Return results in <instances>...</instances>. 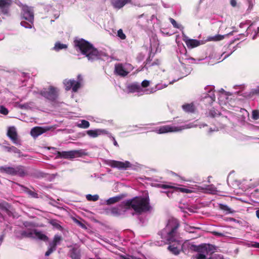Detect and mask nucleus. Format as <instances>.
Here are the masks:
<instances>
[{
    "mask_svg": "<svg viewBox=\"0 0 259 259\" xmlns=\"http://www.w3.org/2000/svg\"><path fill=\"white\" fill-rule=\"evenodd\" d=\"M178 227L177 220L171 219L161 232V238L169 244L168 249L176 255L178 254L182 249V242L178 240L175 236Z\"/></svg>",
    "mask_w": 259,
    "mask_h": 259,
    "instance_id": "obj_1",
    "label": "nucleus"
},
{
    "mask_svg": "<svg viewBox=\"0 0 259 259\" xmlns=\"http://www.w3.org/2000/svg\"><path fill=\"white\" fill-rule=\"evenodd\" d=\"M74 47L79 50L81 53L88 58V60L93 62L99 59L101 54L97 49L88 41L80 38L74 40Z\"/></svg>",
    "mask_w": 259,
    "mask_h": 259,
    "instance_id": "obj_2",
    "label": "nucleus"
},
{
    "mask_svg": "<svg viewBox=\"0 0 259 259\" xmlns=\"http://www.w3.org/2000/svg\"><path fill=\"white\" fill-rule=\"evenodd\" d=\"M121 207L125 209L132 208L136 212L141 213L149 210L148 200L142 197H135L122 202Z\"/></svg>",
    "mask_w": 259,
    "mask_h": 259,
    "instance_id": "obj_3",
    "label": "nucleus"
},
{
    "mask_svg": "<svg viewBox=\"0 0 259 259\" xmlns=\"http://www.w3.org/2000/svg\"><path fill=\"white\" fill-rule=\"evenodd\" d=\"M27 230H23L21 232V235L22 237H28L37 238L43 241L48 240L47 236L42 232L34 229V226L32 224L26 223L24 224Z\"/></svg>",
    "mask_w": 259,
    "mask_h": 259,
    "instance_id": "obj_4",
    "label": "nucleus"
},
{
    "mask_svg": "<svg viewBox=\"0 0 259 259\" xmlns=\"http://www.w3.org/2000/svg\"><path fill=\"white\" fill-rule=\"evenodd\" d=\"M194 126H195V125L192 124H188L180 126L165 125L157 127L155 131L157 134H162L170 132H178L183 130L192 128Z\"/></svg>",
    "mask_w": 259,
    "mask_h": 259,
    "instance_id": "obj_5",
    "label": "nucleus"
},
{
    "mask_svg": "<svg viewBox=\"0 0 259 259\" xmlns=\"http://www.w3.org/2000/svg\"><path fill=\"white\" fill-rule=\"evenodd\" d=\"M83 81V78L81 74L77 75V80L72 79H65L63 80V84L65 86V90L69 91L72 89V92H77L81 87Z\"/></svg>",
    "mask_w": 259,
    "mask_h": 259,
    "instance_id": "obj_6",
    "label": "nucleus"
},
{
    "mask_svg": "<svg viewBox=\"0 0 259 259\" xmlns=\"http://www.w3.org/2000/svg\"><path fill=\"white\" fill-rule=\"evenodd\" d=\"M40 95L51 102L56 103L59 97L58 91L57 88L50 86L48 88L44 89L40 93Z\"/></svg>",
    "mask_w": 259,
    "mask_h": 259,
    "instance_id": "obj_7",
    "label": "nucleus"
},
{
    "mask_svg": "<svg viewBox=\"0 0 259 259\" xmlns=\"http://www.w3.org/2000/svg\"><path fill=\"white\" fill-rule=\"evenodd\" d=\"M214 247L209 244L200 246L196 255V259H209V256L214 253Z\"/></svg>",
    "mask_w": 259,
    "mask_h": 259,
    "instance_id": "obj_8",
    "label": "nucleus"
},
{
    "mask_svg": "<svg viewBox=\"0 0 259 259\" xmlns=\"http://www.w3.org/2000/svg\"><path fill=\"white\" fill-rule=\"evenodd\" d=\"M163 189H166V188H172L175 189L176 191H180L182 193H194L197 192V191H199L200 190H202L201 188H200V187L195 186L194 187H189V188H185V187H175L174 186H172L170 185H161L160 186Z\"/></svg>",
    "mask_w": 259,
    "mask_h": 259,
    "instance_id": "obj_9",
    "label": "nucleus"
},
{
    "mask_svg": "<svg viewBox=\"0 0 259 259\" xmlns=\"http://www.w3.org/2000/svg\"><path fill=\"white\" fill-rule=\"evenodd\" d=\"M21 15L25 20L33 23L34 20V15L32 9L26 5H23L21 7Z\"/></svg>",
    "mask_w": 259,
    "mask_h": 259,
    "instance_id": "obj_10",
    "label": "nucleus"
},
{
    "mask_svg": "<svg viewBox=\"0 0 259 259\" xmlns=\"http://www.w3.org/2000/svg\"><path fill=\"white\" fill-rule=\"evenodd\" d=\"M80 152L78 150L58 152V156L64 158H73L79 156Z\"/></svg>",
    "mask_w": 259,
    "mask_h": 259,
    "instance_id": "obj_11",
    "label": "nucleus"
},
{
    "mask_svg": "<svg viewBox=\"0 0 259 259\" xmlns=\"http://www.w3.org/2000/svg\"><path fill=\"white\" fill-rule=\"evenodd\" d=\"M8 136L16 145H20L21 141L18 139L16 129L14 127H10L7 133Z\"/></svg>",
    "mask_w": 259,
    "mask_h": 259,
    "instance_id": "obj_12",
    "label": "nucleus"
},
{
    "mask_svg": "<svg viewBox=\"0 0 259 259\" xmlns=\"http://www.w3.org/2000/svg\"><path fill=\"white\" fill-rule=\"evenodd\" d=\"M13 3V0H0V10L4 15L9 14V9Z\"/></svg>",
    "mask_w": 259,
    "mask_h": 259,
    "instance_id": "obj_13",
    "label": "nucleus"
},
{
    "mask_svg": "<svg viewBox=\"0 0 259 259\" xmlns=\"http://www.w3.org/2000/svg\"><path fill=\"white\" fill-rule=\"evenodd\" d=\"M109 164L113 167H117L119 169H126L128 167H131V163L127 161H125L124 162L111 160L109 161Z\"/></svg>",
    "mask_w": 259,
    "mask_h": 259,
    "instance_id": "obj_14",
    "label": "nucleus"
},
{
    "mask_svg": "<svg viewBox=\"0 0 259 259\" xmlns=\"http://www.w3.org/2000/svg\"><path fill=\"white\" fill-rule=\"evenodd\" d=\"M87 134L90 137L95 138L101 135H107L108 133L104 129L97 128L88 130Z\"/></svg>",
    "mask_w": 259,
    "mask_h": 259,
    "instance_id": "obj_15",
    "label": "nucleus"
},
{
    "mask_svg": "<svg viewBox=\"0 0 259 259\" xmlns=\"http://www.w3.org/2000/svg\"><path fill=\"white\" fill-rule=\"evenodd\" d=\"M112 6L115 9H120L126 4L132 3V0H110Z\"/></svg>",
    "mask_w": 259,
    "mask_h": 259,
    "instance_id": "obj_16",
    "label": "nucleus"
},
{
    "mask_svg": "<svg viewBox=\"0 0 259 259\" xmlns=\"http://www.w3.org/2000/svg\"><path fill=\"white\" fill-rule=\"evenodd\" d=\"M114 72L116 74L122 77L126 76L128 74V72L125 70L121 63L115 65Z\"/></svg>",
    "mask_w": 259,
    "mask_h": 259,
    "instance_id": "obj_17",
    "label": "nucleus"
},
{
    "mask_svg": "<svg viewBox=\"0 0 259 259\" xmlns=\"http://www.w3.org/2000/svg\"><path fill=\"white\" fill-rule=\"evenodd\" d=\"M50 128L49 127H33L30 132L31 135L34 137L36 138L41 134L45 133L46 132L49 131Z\"/></svg>",
    "mask_w": 259,
    "mask_h": 259,
    "instance_id": "obj_18",
    "label": "nucleus"
},
{
    "mask_svg": "<svg viewBox=\"0 0 259 259\" xmlns=\"http://www.w3.org/2000/svg\"><path fill=\"white\" fill-rule=\"evenodd\" d=\"M182 108L185 112L193 113L197 110V107L194 102L185 103L182 106Z\"/></svg>",
    "mask_w": 259,
    "mask_h": 259,
    "instance_id": "obj_19",
    "label": "nucleus"
},
{
    "mask_svg": "<svg viewBox=\"0 0 259 259\" xmlns=\"http://www.w3.org/2000/svg\"><path fill=\"white\" fill-rule=\"evenodd\" d=\"M4 170L7 173L11 175L18 174L23 175L24 174L23 168L22 167H17L16 168L6 167Z\"/></svg>",
    "mask_w": 259,
    "mask_h": 259,
    "instance_id": "obj_20",
    "label": "nucleus"
},
{
    "mask_svg": "<svg viewBox=\"0 0 259 259\" xmlns=\"http://www.w3.org/2000/svg\"><path fill=\"white\" fill-rule=\"evenodd\" d=\"M184 40L189 49L197 47L200 44V41L197 39L187 38L184 39Z\"/></svg>",
    "mask_w": 259,
    "mask_h": 259,
    "instance_id": "obj_21",
    "label": "nucleus"
},
{
    "mask_svg": "<svg viewBox=\"0 0 259 259\" xmlns=\"http://www.w3.org/2000/svg\"><path fill=\"white\" fill-rule=\"evenodd\" d=\"M215 97L213 94L211 95H207L203 98L202 99V102L205 106L207 107L209 105L211 106L215 101Z\"/></svg>",
    "mask_w": 259,
    "mask_h": 259,
    "instance_id": "obj_22",
    "label": "nucleus"
},
{
    "mask_svg": "<svg viewBox=\"0 0 259 259\" xmlns=\"http://www.w3.org/2000/svg\"><path fill=\"white\" fill-rule=\"evenodd\" d=\"M127 89L130 93L140 92L141 91V86L138 83H134L127 87Z\"/></svg>",
    "mask_w": 259,
    "mask_h": 259,
    "instance_id": "obj_23",
    "label": "nucleus"
},
{
    "mask_svg": "<svg viewBox=\"0 0 259 259\" xmlns=\"http://www.w3.org/2000/svg\"><path fill=\"white\" fill-rule=\"evenodd\" d=\"M122 198V197L120 196H117L113 197L110 198L108 199L106 202L107 204H114L116 202L119 201Z\"/></svg>",
    "mask_w": 259,
    "mask_h": 259,
    "instance_id": "obj_24",
    "label": "nucleus"
},
{
    "mask_svg": "<svg viewBox=\"0 0 259 259\" xmlns=\"http://www.w3.org/2000/svg\"><path fill=\"white\" fill-rule=\"evenodd\" d=\"M76 126L80 128H87L90 126V123L87 120H82L76 123Z\"/></svg>",
    "mask_w": 259,
    "mask_h": 259,
    "instance_id": "obj_25",
    "label": "nucleus"
},
{
    "mask_svg": "<svg viewBox=\"0 0 259 259\" xmlns=\"http://www.w3.org/2000/svg\"><path fill=\"white\" fill-rule=\"evenodd\" d=\"M67 48V45L65 44H61L60 42H56L54 49L55 51H58L62 49H66Z\"/></svg>",
    "mask_w": 259,
    "mask_h": 259,
    "instance_id": "obj_26",
    "label": "nucleus"
},
{
    "mask_svg": "<svg viewBox=\"0 0 259 259\" xmlns=\"http://www.w3.org/2000/svg\"><path fill=\"white\" fill-rule=\"evenodd\" d=\"M23 115V117L22 118H19V119L22 121L27 122H32L33 121L34 119L30 117V114H22Z\"/></svg>",
    "mask_w": 259,
    "mask_h": 259,
    "instance_id": "obj_27",
    "label": "nucleus"
},
{
    "mask_svg": "<svg viewBox=\"0 0 259 259\" xmlns=\"http://www.w3.org/2000/svg\"><path fill=\"white\" fill-rule=\"evenodd\" d=\"M224 36L220 34L216 35L214 36L209 37L208 39L210 41H219L224 39Z\"/></svg>",
    "mask_w": 259,
    "mask_h": 259,
    "instance_id": "obj_28",
    "label": "nucleus"
},
{
    "mask_svg": "<svg viewBox=\"0 0 259 259\" xmlns=\"http://www.w3.org/2000/svg\"><path fill=\"white\" fill-rule=\"evenodd\" d=\"M61 240L62 238L61 236L56 235L54 238L53 242L50 244L52 246H54V247L56 248V246L61 241Z\"/></svg>",
    "mask_w": 259,
    "mask_h": 259,
    "instance_id": "obj_29",
    "label": "nucleus"
},
{
    "mask_svg": "<svg viewBox=\"0 0 259 259\" xmlns=\"http://www.w3.org/2000/svg\"><path fill=\"white\" fill-rule=\"evenodd\" d=\"M205 190L206 192L211 194H215L217 192L216 188L212 185L208 186Z\"/></svg>",
    "mask_w": 259,
    "mask_h": 259,
    "instance_id": "obj_30",
    "label": "nucleus"
},
{
    "mask_svg": "<svg viewBox=\"0 0 259 259\" xmlns=\"http://www.w3.org/2000/svg\"><path fill=\"white\" fill-rule=\"evenodd\" d=\"M86 198L89 201H96L98 200L99 196L98 195H92L91 194H88L86 195Z\"/></svg>",
    "mask_w": 259,
    "mask_h": 259,
    "instance_id": "obj_31",
    "label": "nucleus"
},
{
    "mask_svg": "<svg viewBox=\"0 0 259 259\" xmlns=\"http://www.w3.org/2000/svg\"><path fill=\"white\" fill-rule=\"evenodd\" d=\"M254 95H256L259 96V86L257 87L256 88L252 89L249 94V96L250 97H252Z\"/></svg>",
    "mask_w": 259,
    "mask_h": 259,
    "instance_id": "obj_32",
    "label": "nucleus"
},
{
    "mask_svg": "<svg viewBox=\"0 0 259 259\" xmlns=\"http://www.w3.org/2000/svg\"><path fill=\"white\" fill-rule=\"evenodd\" d=\"M71 256L72 259H79V253L76 250H73L71 253Z\"/></svg>",
    "mask_w": 259,
    "mask_h": 259,
    "instance_id": "obj_33",
    "label": "nucleus"
},
{
    "mask_svg": "<svg viewBox=\"0 0 259 259\" xmlns=\"http://www.w3.org/2000/svg\"><path fill=\"white\" fill-rule=\"evenodd\" d=\"M117 36L121 39H125L126 38V35L123 32V31L121 29H120L118 30Z\"/></svg>",
    "mask_w": 259,
    "mask_h": 259,
    "instance_id": "obj_34",
    "label": "nucleus"
},
{
    "mask_svg": "<svg viewBox=\"0 0 259 259\" xmlns=\"http://www.w3.org/2000/svg\"><path fill=\"white\" fill-rule=\"evenodd\" d=\"M32 24V23H30L29 22H27L24 21H22L21 22V25L22 26H23V27H25L26 28H31Z\"/></svg>",
    "mask_w": 259,
    "mask_h": 259,
    "instance_id": "obj_35",
    "label": "nucleus"
},
{
    "mask_svg": "<svg viewBox=\"0 0 259 259\" xmlns=\"http://www.w3.org/2000/svg\"><path fill=\"white\" fill-rule=\"evenodd\" d=\"M169 20L175 28H180V26L177 23L175 19L172 18H169Z\"/></svg>",
    "mask_w": 259,
    "mask_h": 259,
    "instance_id": "obj_36",
    "label": "nucleus"
},
{
    "mask_svg": "<svg viewBox=\"0 0 259 259\" xmlns=\"http://www.w3.org/2000/svg\"><path fill=\"white\" fill-rule=\"evenodd\" d=\"M210 258L209 259H223V257L222 255L218 254H212L210 256Z\"/></svg>",
    "mask_w": 259,
    "mask_h": 259,
    "instance_id": "obj_37",
    "label": "nucleus"
},
{
    "mask_svg": "<svg viewBox=\"0 0 259 259\" xmlns=\"http://www.w3.org/2000/svg\"><path fill=\"white\" fill-rule=\"evenodd\" d=\"M55 249V247H54V246L50 244L48 250L46 252V255H49Z\"/></svg>",
    "mask_w": 259,
    "mask_h": 259,
    "instance_id": "obj_38",
    "label": "nucleus"
},
{
    "mask_svg": "<svg viewBox=\"0 0 259 259\" xmlns=\"http://www.w3.org/2000/svg\"><path fill=\"white\" fill-rule=\"evenodd\" d=\"M248 118L250 120H257L259 119V114H248Z\"/></svg>",
    "mask_w": 259,
    "mask_h": 259,
    "instance_id": "obj_39",
    "label": "nucleus"
},
{
    "mask_svg": "<svg viewBox=\"0 0 259 259\" xmlns=\"http://www.w3.org/2000/svg\"><path fill=\"white\" fill-rule=\"evenodd\" d=\"M0 113H8V110L3 105H1Z\"/></svg>",
    "mask_w": 259,
    "mask_h": 259,
    "instance_id": "obj_40",
    "label": "nucleus"
},
{
    "mask_svg": "<svg viewBox=\"0 0 259 259\" xmlns=\"http://www.w3.org/2000/svg\"><path fill=\"white\" fill-rule=\"evenodd\" d=\"M149 84L150 82L147 80H144L141 83V85L143 88H147L149 85Z\"/></svg>",
    "mask_w": 259,
    "mask_h": 259,
    "instance_id": "obj_41",
    "label": "nucleus"
},
{
    "mask_svg": "<svg viewBox=\"0 0 259 259\" xmlns=\"http://www.w3.org/2000/svg\"><path fill=\"white\" fill-rule=\"evenodd\" d=\"M11 152L16 153H18V154L20 153V151L14 146L11 147V152Z\"/></svg>",
    "mask_w": 259,
    "mask_h": 259,
    "instance_id": "obj_42",
    "label": "nucleus"
},
{
    "mask_svg": "<svg viewBox=\"0 0 259 259\" xmlns=\"http://www.w3.org/2000/svg\"><path fill=\"white\" fill-rule=\"evenodd\" d=\"M230 4L232 7H235L237 6L236 0H230Z\"/></svg>",
    "mask_w": 259,
    "mask_h": 259,
    "instance_id": "obj_43",
    "label": "nucleus"
},
{
    "mask_svg": "<svg viewBox=\"0 0 259 259\" xmlns=\"http://www.w3.org/2000/svg\"><path fill=\"white\" fill-rule=\"evenodd\" d=\"M51 223L52 225L55 226L56 228H59L60 227V225L55 221H51Z\"/></svg>",
    "mask_w": 259,
    "mask_h": 259,
    "instance_id": "obj_44",
    "label": "nucleus"
},
{
    "mask_svg": "<svg viewBox=\"0 0 259 259\" xmlns=\"http://www.w3.org/2000/svg\"><path fill=\"white\" fill-rule=\"evenodd\" d=\"M252 247L259 248V243H254L251 245Z\"/></svg>",
    "mask_w": 259,
    "mask_h": 259,
    "instance_id": "obj_45",
    "label": "nucleus"
},
{
    "mask_svg": "<svg viewBox=\"0 0 259 259\" xmlns=\"http://www.w3.org/2000/svg\"><path fill=\"white\" fill-rule=\"evenodd\" d=\"M4 148L6 151L11 152V147L4 146Z\"/></svg>",
    "mask_w": 259,
    "mask_h": 259,
    "instance_id": "obj_46",
    "label": "nucleus"
},
{
    "mask_svg": "<svg viewBox=\"0 0 259 259\" xmlns=\"http://www.w3.org/2000/svg\"><path fill=\"white\" fill-rule=\"evenodd\" d=\"M193 60V61H195V59L194 58H192V57H189L188 58H186L185 59V60Z\"/></svg>",
    "mask_w": 259,
    "mask_h": 259,
    "instance_id": "obj_47",
    "label": "nucleus"
},
{
    "mask_svg": "<svg viewBox=\"0 0 259 259\" xmlns=\"http://www.w3.org/2000/svg\"><path fill=\"white\" fill-rule=\"evenodd\" d=\"M259 113V110H253L252 111V113Z\"/></svg>",
    "mask_w": 259,
    "mask_h": 259,
    "instance_id": "obj_48",
    "label": "nucleus"
},
{
    "mask_svg": "<svg viewBox=\"0 0 259 259\" xmlns=\"http://www.w3.org/2000/svg\"><path fill=\"white\" fill-rule=\"evenodd\" d=\"M256 215L257 217L259 219V209L256 211Z\"/></svg>",
    "mask_w": 259,
    "mask_h": 259,
    "instance_id": "obj_49",
    "label": "nucleus"
},
{
    "mask_svg": "<svg viewBox=\"0 0 259 259\" xmlns=\"http://www.w3.org/2000/svg\"><path fill=\"white\" fill-rule=\"evenodd\" d=\"M113 140H114V145L115 146H118V144H117V142L115 141V139L113 138Z\"/></svg>",
    "mask_w": 259,
    "mask_h": 259,
    "instance_id": "obj_50",
    "label": "nucleus"
},
{
    "mask_svg": "<svg viewBox=\"0 0 259 259\" xmlns=\"http://www.w3.org/2000/svg\"><path fill=\"white\" fill-rule=\"evenodd\" d=\"M150 61V58H149L147 60V63H146V64L147 65H148L150 64V63H148V62Z\"/></svg>",
    "mask_w": 259,
    "mask_h": 259,
    "instance_id": "obj_51",
    "label": "nucleus"
},
{
    "mask_svg": "<svg viewBox=\"0 0 259 259\" xmlns=\"http://www.w3.org/2000/svg\"><path fill=\"white\" fill-rule=\"evenodd\" d=\"M209 113L212 114V113H216L214 111H213V112H212V111L211 110H210V112Z\"/></svg>",
    "mask_w": 259,
    "mask_h": 259,
    "instance_id": "obj_52",
    "label": "nucleus"
},
{
    "mask_svg": "<svg viewBox=\"0 0 259 259\" xmlns=\"http://www.w3.org/2000/svg\"><path fill=\"white\" fill-rule=\"evenodd\" d=\"M242 110H243V111H246V112H247L246 110H245V109H241V112H242Z\"/></svg>",
    "mask_w": 259,
    "mask_h": 259,
    "instance_id": "obj_53",
    "label": "nucleus"
},
{
    "mask_svg": "<svg viewBox=\"0 0 259 259\" xmlns=\"http://www.w3.org/2000/svg\"><path fill=\"white\" fill-rule=\"evenodd\" d=\"M154 65V63H152L151 64L149 65V66H153Z\"/></svg>",
    "mask_w": 259,
    "mask_h": 259,
    "instance_id": "obj_54",
    "label": "nucleus"
}]
</instances>
